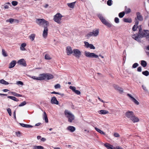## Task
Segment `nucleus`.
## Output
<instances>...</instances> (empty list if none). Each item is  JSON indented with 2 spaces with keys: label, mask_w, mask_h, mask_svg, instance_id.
I'll list each match as a JSON object with an SVG mask.
<instances>
[{
  "label": "nucleus",
  "mask_w": 149,
  "mask_h": 149,
  "mask_svg": "<svg viewBox=\"0 0 149 149\" xmlns=\"http://www.w3.org/2000/svg\"><path fill=\"white\" fill-rule=\"evenodd\" d=\"M17 84L21 85H23V82L21 81H18L17 82Z\"/></svg>",
  "instance_id": "obj_58"
},
{
  "label": "nucleus",
  "mask_w": 149,
  "mask_h": 149,
  "mask_svg": "<svg viewBox=\"0 0 149 149\" xmlns=\"http://www.w3.org/2000/svg\"><path fill=\"white\" fill-rule=\"evenodd\" d=\"M99 113L101 114H106L108 113L109 112L107 110H100L98 111Z\"/></svg>",
  "instance_id": "obj_18"
},
{
  "label": "nucleus",
  "mask_w": 149,
  "mask_h": 149,
  "mask_svg": "<svg viewBox=\"0 0 149 149\" xmlns=\"http://www.w3.org/2000/svg\"><path fill=\"white\" fill-rule=\"evenodd\" d=\"M132 100L136 105H138L139 104V102L134 98H132Z\"/></svg>",
  "instance_id": "obj_42"
},
{
  "label": "nucleus",
  "mask_w": 149,
  "mask_h": 149,
  "mask_svg": "<svg viewBox=\"0 0 149 149\" xmlns=\"http://www.w3.org/2000/svg\"><path fill=\"white\" fill-rule=\"evenodd\" d=\"M137 71L138 72H141V67H139L137 68Z\"/></svg>",
  "instance_id": "obj_59"
},
{
  "label": "nucleus",
  "mask_w": 149,
  "mask_h": 149,
  "mask_svg": "<svg viewBox=\"0 0 149 149\" xmlns=\"http://www.w3.org/2000/svg\"><path fill=\"white\" fill-rule=\"evenodd\" d=\"M2 54L4 56L6 57V56H8L6 52L3 49H2Z\"/></svg>",
  "instance_id": "obj_39"
},
{
  "label": "nucleus",
  "mask_w": 149,
  "mask_h": 149,
  "mask_svg": "<svg viewBox=\"0 0 149 149\" xmlns=\"http://www.w3.org/2000/svg\"><path fill=\"white\" fill-rule=\"evenodd\" d=\"M137 27V26L136 25H134L132 28V30L133 31H135L136 30Z\"/></svg>",
  "instance_id": "obj_48"
},
{
  "label": "nucleus",
  "mask_w": 149,
  "mask_h": 149,
  "mask_svg": "<svg viewBox=\"0 0 149 149\" xmlns=\"http://www.w3.org/2000/svg\"><path fill=\"white\" fill-rule=\"evenodd\" d=\"M114 88L117 90L118 91V90L120 89V87H119V86H117V85H115L114 86Z\"/></svg>",
  "instance_id": "obj_56"
},
{
  "label": "nucleus",
  "mask_w": 149,
  "mask_h": 149,
  "mask_svg": "<svg viewBox=\"0 0 149 149\" xmlns=\"http://www.w3.org/2000/svg\"><path fill=\"white\" fill-rule=\"evenodd\" d=\"M116 149H123V148H122L119 146H117L116 147Z\"/></svg>",
  "instance_id": "obj_64"
},
{
  "label": "nucleus",
  "mask_w": 149,
  "mask_h": 149,
  "mask_svg": "<svg viewBox=\"0 0 149 149\" xmlns=\"http://www.w3.org/2000/svg\"><path fill=\"white\" fill-rule=\"evenodd\" d=\"M0 83L5 85H7L9 84V83L8 82L3 79L0 80Z\"/></svg>",
  "instance_id": "obj_31"
},
{
  "label": "nucleus",
  "mask_w": 149,
  "mask_h": 149,
  "mask_svg": "<svg viewBox=\"0 0 149 149\" xmlns=\"http://www.w3.org/2000/svg\"><path fill=\"white\" fill-rule=\"evenodd\" d=\"M137 18L139 21H142L143 20V17L140 13L138 12L136 13Z\"/></svg>",
  "instance_id": "obj_20"
},
{
  "label": "nucleus",
  "mask_w": 149,
  "mask_h": 149,
  "mask_svg": "<svg viewBox=\"0 0 149 149\" xmlns=\"http://www.w3.org/2000/svg\"><path fill=\"white\" fill-rule=\"evenodd\" d=\"M61 87V86L59 84H56V85L55 86H54V88H55L56 89H57V88H60Z\"/></svg>",
  "instance_id": "obj_51"
},
{
  "label": "nucleus",
  "mask_w": 149,
  "mask_h": 149,
  "mask_svg": "<svg viewBox=\"0 0 149 149\" xmlns=\"http://www.w3.org/2000/svg\"><path fill=\"white\" fill-rule=\"evenodd\" d=\"M113 136L114 137H118L120 136L119 134L117 133H115L113 134Z\"/></svg>",
  "instance_id": "obj_49"
},
{
  "label": "nucleus",
  "mask_w": 149,
  "mask_h": 149,
  "mask_svg": "<svg viewBox=\"0 0 149 149\" xmlns=\"http://www.w3.org/2000/svg\"><path fill=\"white\" fill-rule=\"evenodd\" d=\"M44 148L41 146H33V149H43Z\"/></svg>",
  "instance_id": "obj_32"
},
{
  "label": "nucleus",
  "mask_w": 149,
  "mask_h": 149,
  "mask_svg": "<svg viewBox=\"0 0 149 149\" xmlns=\"http://www.w3.org/2000/svg\"><path fill=\"white\" fill-rule=\"evenodd\" d=\"M8 98H10L15 101L17 102L19 101L18 99L16 97H15L12 96H8Z\"/></svg>",
  "instance_id": "obj_27"
},
{
  "label": "nucleus",
  "mask_w": 149,
  "mask_h": 149,
  "mask_svg": "<svg viewBox=\"0 0 149 149\" xmlns=\"http://www.w3.org/2000/svg\"><path fill=\"white\" fill-rule=\"evenodd\" d=\"M95 129L97 132L100 133V134L103 135L105 134V133L99 129H98L97 127H95Z\"/></svg>",
  "instance_id": "obj_24"
},
{
  "label": "nucleus",
  "mask_w": 149,
  "mask_h": 149,
  "mask_svg": "<svg viewBox=\"0 0 149 149\" xmlns=\"http://www.w3.org/2000/svg\"><path fill=\"white\" fill-rule=\"evenodd\" d=\"M16 61H13L10 63L9 68H13L15 65Z\"/></svg>",
  "instance_id": "obj_19"
},
{
  "label": "nucleus",
  "mask_w": 149,
  "mask_h": 149,
  "mask_svg": "<svg viewBox=\"0 0 149 149\" xmlns=\"http://www.w3.org/2000/svg\"><path fill=\"white\" fill-rule=\"evenodd\" d=\"M18 3V2L17 1H13L12 2V5L13 6H16Z\"/></svg>",
  "instance_id": "obj_44"
},
{
  "label": "nucleus",
  "mask_w": 149,
  "mask_h": 149,
  "mask_svg": "<svg viewBox=\"0 0 149 149\" xmlns=\"http://www.w3.org/2000/svg\"><path fill=\"white\" fill-rule=\"evenodd\" d=\"M134 115V113L132 111H128L125 113L126 117L130 119Z\"/></svg>",
  "instance_id": "obj_9"
},
{
  "label": "nucleus",
  "mask_w": 149,
  "mask_h": 149,
  "mask_svg": "<svg viewBox=\"0 0 149 149\" xmlns=\"http://www.w3.org/2000/svg\"><path fill=\"white\" fill-rule=\"evenodd\" d=\"M35 36L36 35L35 34H32L30 35L29 36V37L30 40H31V41H33L35 39Z\"/></svg>",
  "instance_id": "obj_25"
},
{
  "label": "nucleus",
  "mask_w": 149,
  "mask_h": 149,
  "mask_svg": "<svg viewBox=\"0 0 149 149\" xmlns=\"http://www.w3.org/2000/svg\"><path fill=\"white\" fill-rule=\"evenodd\" d=\"M104 146L108 149H114L113 146L109 144H104Z\"/></svg>",
  "instance_id": "obj_22"
},
{
  "label": "nucleus",
  "mask_w": 149,
  "mask_h": 149,
  "mask_svg": "<svg viewBox=\"0 0 149 149\" xmlns=\"http://www.w3.org/2000/svg\"><path fill=\"white\" fill-rule=\"evenodd\" d=\"M125 15L124 12H121L119 14L118 16L120 18H122Z\"/></svg>",
  "instance_id": "obj_40"
},
{
  "label": "nucleus",
  "mask_w": 149,
  "mask_h": 149,
  "mask_svg": "<svg viewBox=\"0 0 149 149\" xmlns=\"http://www.w3.org/2000/svg\"><path fill=\"white\" fill-rule=\"evenodd\" d=\"M53 76L49 73L42 74H40V77L38 79L40 80H50L53 78Z\"/></svg>",
  "instance_id": "obj_3"
},
{
  "label": "nucleus",
  "mask_w": 149,
  "mask_h": 149,
  "mask_svg": "<svg viewBox=\"0 0 149 149\" xmlns=\"http://www.w3.org/2000/svg\"><path fill=\"white\" fill-rule=\"evenodd\" d=\"M130 120L134 123L137 122L139 121V119L137 117H136L134 115L130 119Z\"/></svg>",
  "instance_id": "obj_14"
},
{
  "label": "nucleus",
  "mask_w": 149,
  "mask_h": 149,
  "mask_svg": "<svg viewBox=\"0 0 149 149\" xmlns=\"http://www.w3.org/2000/svg\"><path fill=\"white\" fill-rule=\"evenodd\" d=\"M142 74L146 76H148L149 75V72L147 70L143 72Z\"/></svg>",
  "instance_id": "obj_38"
},
{
  "label": "nucleus",
  "mask_w": 149,
  "mask_h": 149,
  "mask_svg": "<svg viewBox=\"0 0 149 149\" xmlns=\"http://www.w3.org/2000/svg\"><path fill=\"white\" fill-rule=\"evenodd\" d=\"M69 88L70 89L72 90L74 92L76 90V87L74 86H70Z\"/></svg>",
  "instance_id": "obj_45"
},
{
  "label": "nucleus",
  "mask_w": 149,
  "mask_h": 149,
  "mask_svg": "<svg viewBox=\"0 0 149 149\" xmlns=\"http://www.w3.org/2000/svg\"><path fill=\"white\" fill-rule=\"evenodd\" d=\"M40 77V75H39V76L38 77H36L35 76H32V78L34 79H36L38 80H40L38 79V78Z\"/></svg>",
  "instance_id": "obj_54"
},
{
  "label": "nucleus",
  "mask_w": 149,
  "mask_h": 149,
  "mask_svg": "<svg viewBox=\"0 0 149 149\" xmlns=\"http://www.w3.org/2000/svg\"><path fill=\"white\" fill-rule=\"evenodd\" d=\"M17 63L24 66H26V61L23 59H21L18 61Z\"/></svg>",
  "instance_id": "obj_13"
},
{
  "label": "nucleus",
  "mask_w": 149,
  "mask_h": 149,
  "mask_svg": "<svg viewBox=\"0 0 149 149\" xmlns=\"http://www.w3.org/2000/svg\"><path fill=\"white\" fill-rule=\"evenodd\" d=\"M130 12H131V10L130 9L128 8H126L125 9V12L127 13H130Z\"/></svg>",
  "instance_id": "obj_52"
},
{
  "label": "nucleus",
  "mask_w": 149,
  "mask_h": 149,
  "mask_svg": "<svg viewBox=\"0 0 149 149\" xmlns=\"http://www.w3.org/2000/svg\"><path fill=\"white\" fill-rule=\"evenodd\" d=\"M141 65L143 67H145L147 65V63L145 61L142 60L141 61Z\"/></svg>",
  "instance_id": "obj_33"
},
{
  "label": "nucleus",
  "mask_w": 149,
  "mask_h": 149,
  "mask_svg": "<svg viewBox=\"0 0 149 149\" xmlns=\"http://www.w3.org/2000/svg\"><path fill=\"white\" fill-rule=\"evenodd\" d=\"M26 104V101H24L22 102V103H21L19 105V107H22L24 105H25Z\"/></svg>",
  "instance_id": "obj_43"
},
{
  "label": "nucleus",
  "mask_w": 149,
  "mask_h": 149,
  "mask_svg": "<svg viewBox=\"0 0 149 149\" xmlns=\"http://www.w3.org/2000/svg\"><path fill=\"white\" fill-rule=\"evenodd\" d=\"M114 21L116 23H118L119 22V19L118 17H115L114 19Z\"/></svg>",
  "instance_id": "obj_46"
},
{
  "label": "nucleus",
  "mask_w": 149,
  "mask_h": 149,
  "mask_svg": "<svg viewBox=\"0 0 149 149\" xmlns=\"http://www.w3.org/2000/svg\"><path fill=\"white\" fill-rule=\"evenodd\" d=\"M75 128L72 126H69L67 127V130L70 131V132H73L75 130Z\"/></svg>",
  "instance_id": "obj_16"
},
{
  "label": "nucleus",
  "mask_w": 149,
  "mask_h": 149,
  "mask_svg": "<svg viewBox=\"0 0 149 149\" xmlns=\"http://www.w3.org/2000/svg\"><path fill=\"white\" fill-rule=\"evenodd\" d=\"M97 16L104 24L109 27H110L111 26V24L107 22L101 14H98L97 15Z\"/></svg>",
  "instance_id": "obj_5"
},
{
  "label": "nucleus",
  "mask_w": 149,
  "mask_h": 149,
  "mask_svg": "<svg viewBox=\"0 0 149 149\" xmlns=\"http://www.w3.org/2000/svg\"><path fill=\"white\" fill-rule=\"evenodd\" d=\"M36 22L40 26H42L44 28L42 36L44 38H46L48 35V29L47 27L49 25V23L44 19H37Z\"/></svg>",
  "instance_id": "obj_1"
},
{
  "label": "nucleus",
  "mask_w": 149,
  "mask_h": 149,
  "mask_svg": "<svg viewBox=\"0 0 149 149\" xmlns=\"http://www.w3.org/2000/svg\"><path fill=\"white\" fill-rule=\"evenodd\" d=\"M132 38L138 41L140 40L139 38V36L138 35H134L132 36Z\"/></svg>",
  "instance_id": "obj_26"
},
{
  "label": "nucleus",
  "mask_w": 149,
  "mask_h": 149,
  "mask_svg": "<svg viewBox=\"0 0 149 149\" xmlns=\"http://www.w3.org/2000/svg\"><path fill=\"white\" fill-rule=\"evenodd\" d=\"M43 119L45 120V122L46 123H48V120L47 118V114L45 112H44V114L43 115Z\"/></svg>",
  "instance_id": "obj_21"
},
{
  "label": "nucleus",
  "mask_w": 149,
  "mask_h": 149,
  "mask_svg": "<svg viewBox=\"0 0 149 149\" xmlns=\"http://www.w3.org/2000/svg\"><path fill=\"white\" fill-rule=\"evenodd\" d=\"M11 93L12 95H13L14 96H16V97H22V95H21L20 94H17V93H16L15 92H11Z\"/></svg>",
  "instance_id": "obj_36"
},
{
  "label": "nucleus",
  "mask_w": 149,
  "mask_h": 149,
  "mask_svg": "<svg viewBox=\"0 0 149 149\" xmlns=\"http://www.w3.org/2000/svg\"><path fill=\"white\" fill-rule=\"evenodd\" d=\"M73 50H72L71 47L68 46L66 47V52L68 55H70L71 54H72Z\"/></svg>",
  "instance_id": "obj_11"
},
{
  "label": "nucleus",
  "mask_w": 149,
  "mask_h": 149,
  "mask_svg": "<svg viewBox=\"0 0 149 149\" xmlns=\"http://www.w3.org/2000/svg\"><path fill=\"white\" fill-rule=\"evenodd\" d=\"M139 34L142 37L147 36L149 34V31L145 30L142 31V29L140 28L139 31Z\"/></svg>",
  "instance_id": "obj_8"
},
{
  "label": "nucleus",
  "mask_w": 149,
  "mask_h": 149,
  "mask_svg": "<svg viewBox=\"0 0 149 149\" xmlns=\"http://www.w3.org/2000/svg\"><path fill=\"white\" fill-rule=\"evenodd\" d=\"M9 5L10 6V4L9 2H8L2 5L1 8L3 7L5 9H7L9 8Z\"/></svg>",
  "instance_id": "obj_17"
},
{
  "label": "nucleus",
  "mask_w": 149,
  "mask_h": 149,
  "mask_svg": "<svg viewBox=\"0 0 149 149\" xmlns=\"http://www.w3.org/2000/svg\"><path fill=\"white\" fill-rule=\"evenodd\" d=\"M92 36H93V35L92 32H90L88 33L86 36L88 38H89Z\"/></svg>",
  "instance_id": "obj_37"
},
{
  "label": "nucleus",
  "mask_w": 149,
  "mask_h": 149,
  "mask_svg": "<svg viewBox=\"0 0 149 149\" xmlns=\"http://www.w3.org/2000/svg\"><path fill=\"white\" fill-rule=\"evenodd\" d=\"M7 111L8 112L9 115L10 116H11V110L10 108H8L7 109Z\"/></svg>",
  "instance_id": "obj_41"
},
{
  "label": "nucleus",
  "mask_w": 149,
  "mask_h": 149,
  "mask_svg": "<svg viewBox=\"0 0 149 149\" xmlns=\"http://www.w3.org/2000/svg\"><path fill=\"white\" fill-rule=\"evenodd\" d=\"M16 20L12 18H10L6 20V22H9L11 24H12L14 21H16Z\"/></svg>",
  "instance_id": "obj_34"
},
{
  "label": "nucleus",
  "mask_w": 149,
  "mask_h": 149,
  "mask_svg": "<svg viewBox=\"0 0 149 149\" xmlns=\"http://www.w3.org/2000/svg\"><path fill=\"white\" fill-rule=\"evenodd\" d=\"M26 43H24L22 44L20 47V49L23 51L25 50V49L24 47L26 46Z\"/></svg>",
  "instance_id": "obj_29"
},
{
  "label": "nucleus",
  "mask_w": 149,
  "mask_h": 149,
  "mask_svg": "<svg viewBox=\"0 0 149 149\" xmlns=\"http://www.w3.org/2000/svg\"><path fill=\"white\" fill-rule=\"evenodd\" d=\"M64 114L65 116L68 119V121L71 123L74 119V115L69 111L65 110L64 112Z\"/></svg>",
  "instance_id": "obj_2"
},
{
  "label": "nucleus",
  "mask_w": 149,
  "mask_h": 149,
  "mask_svg": "<svg viewBox=\"0 0 149 149\" xmlns=\"http://www.w3.org/2000/svg\"><path fill=\"white\" fill-rule=\"evenodd\" d=\"M75 3V2H74L70 3H68L67 4V5L70 8H72L74 7Z\"/></svg>",
  "instance_id": "obj_28"
},
{
  "label": "nucleus",
  "mask_w": 149,
  "mask_h": 149,
  "mask_svg": "<svg viewBox=\"0 0 149 149\" xmlns=\"http://www.w3.org/2000/svg\"><path fill=\"white\" fill-rule=\"evenodd\" d=\"M127 95L132 100V98H134V97H132V96L131 95H130V94H127Z\"/></svg>",
  "instance_id": "obj_60"
},
{
  "label": "nucleus",
  "mask_w": 149,
  "mask_h": 149,
  "mask_svg": "<svg viewBox=\"0 0 149 149\" xmlns=\"http://www.w3.org/2000/svg\"><path fill=\"white\" fill-rule=\"evenodd\" d=\"M56 94L62 96H63L64 95V94L63 93H60L58 92H56Z\"/></svg>",
  "instance_id": "obj_62"
},
{
  "label": "nucleus",
  "mask_w": 149,
  "mask_h": 149,
  "mask_svg": "<svg viewBox=\"0 0 149 149\" xmlns=\"http://www.w3.org/2000/svg\"><path fill=\"white\" fill-rule=\"evenodd\" d=\"M15 112H16V111L15 110L13 113V116H14V118L15 119L16 118V115H15Z\"/></svg>",
  "instance_id": "obj_63"
},
{
  "label": "nucleus",
  "mask_w": 149,
  "mask_h": 149,
  "mask_svg": "<svg viewBox=\"0 0 149 149\" xmlns=\"http://www.w3.org/2000/svg\"><path fill=\"white\" fill-rule=\"evenodd\" d=\"M16 134L17 136L18 137H19L20 136V133L19 132H16Z\"/></svg>",
  "instance_id": "obj_61"
},
{
  "label": "nucleus",
  "mask_w": 149,
  "mask_h": 149,
  "mask_svg": "<svg viewBox=\"0 0 149 149\" xmlns=\"http://www.w3.org/2000/svg\"><path fill=\"white\" fill-rule=\"evenodd\" d=\"M118 91L120 93H122L123 92V89L121 88H120V89H119Z\"/></svg>",
  "instance_id": "obj_57"
},
{
  "label": "nucleus",
  "mask_w": 149,
  "mask_h": 149,
  "mask_svg": "<svg viewBox=\"0 0 149 149\" xmlns=\"http://www.w3.org/2000/svg\"><path fill=\"white\" fill-rule=\"evenodd\" d=\"M74 92L77 95H79L81 93V92L80 91L76 90Z\"/></svg>",
  "instance_id": "obj_53"
},
{
  "label": "nucleus",
  "mask_w": 149,
  "mask_h": 149,
  "mask_svg": "<svg viewBox=\"0 0 149 149\" xmlns=\"http://www.w3.org/2000/svg\"><path fill=\"white\" fill-rule=\"evenodd\" d=\"M19 124L22 127H26V128H28V127H33V126L29 125H26V124H25L23 123H20Z\"/></svg>",
  "instance_id": "obj_23"
},
{
  "label": "nucleus",
  "mask_w": 149,
  "mask_h": 149,
  "mask_svg": "<svg viewBox=\"0 0 149 149\" xmlns=\"http://www.w3.org/2000/svg\"><path fill=\"white\" fill-rule=\"evenodd\" d=\"M139 65L137 63H134L132 65V68H135L138 66Z\"/></svg>",
  "instance_id": "obj_50"
},
{
  "label": "nucleus",
  "mask_w": 149,
  "mask_h": 149,
  "mask_svg": "<svg viewBox=\"0 0 149 149\" xmlns=\"http://www.w3.org/2000/svg\"><path fill=\"white\" fill-rule=\"evenodd\" d=\"M85 44V47L87 48H89L91 49H95V47L93 45L91 44H89L88 42L85 41L84 42Z\"/></svg>",
  "instance_id": "obj_10"
},
{
  "label": "nucleus",
  "mask_w": 149,
  "mask_h": 149,
  "mask_svg": "<svg viewBox=\"0 0 149 149\" xmlns=\"http://www.w3.org/2000/svg\"><path fill=\"white\" fill-rule=\"evenodd\" d=\"M45 58L46 60H50L52 57L48 54H46L45 56Z\"/></svg>",
  "instance_id": "obj_35"
},
{
  "label": "nucleus",
  "mask_w": 149,
  "mask_h": 149,
  "mask_svg": "<svg viewBox=\"0 0 149 149\" xmlns=\"http://www.w3.org/2000/svg\"><path fill=\"white\" fill-rule=\"evenodd\" d=\"M93 36L96 37L99 35V30L98 29H95L93 30L92 32Z\"/></svg>",
  "instance_id": "obj_15"
},
{
  "label": "nucleus",
  "mask_w": 149,
  "mask_h": 149,
  "mask_svg": "<svg viewBox=\"0 0 149 149\" xmlns=\"http://www.w3.org/2000/svg\"><path fill=\"white\" fill-rule=\"evenodd\" d=\"M51 103L52 104L56 105H58V102L55 97H53L52 98L51 100Z\"/></svg>",
  "instance_id": "obj_12"
},
{
  "label": "nucleus",
  "mask_w": 149,
  "mask_h": 149,
  "mask_svg": "<svg viewBox=\"0 0 149 149\" xmlns=\"http://www.w3.org/2000/svg\"><path fill=\"white\" fill-rule=\"evenodd\" d=\"M63 16L59 13H57L54 17V20L58 24L61 23V20Z\"/></svg>",
  "instance_id": "obj_4"
},
{
  "label": "nucleus",
  "mask_w": 149,
  "mask_h": 149,
  "mask_svg": "<svg viewBox=\"0 0 149 149\" xmlns=\"http://www.w3.org/2000/svg\"><path fill=\"white\" fill-rule=\"evenodd\" d=\"M142 88L143 90L146 91H148V90L146 86L144 85H142Z\"/></svg>",
  "instance_id": "obj_55"
},
{
  "label": "nucleus",
  "mask_w": 149,
  "mask_h": 149,
  "mask_svg": "<svg viewBox=\"0 0 149 149\" xmlns=\"http://www.w3.org/2000/svg\"><path fill=\"white\" fill-rule=\"evenodd\" d=\"M84 55L86 56L89 58H98V55L93 53H90L89 52L85 51Z\"/></svg>",
  "instance_id": "obj_6"
},
{
  "label": "nucleus",
  "mask_w": 149,
  "mask_h": 149,
  "mask_svg": "<svg viewBox=\"0 0 149 149\" xmlns=\"http://www.w3.org/2000/svg\"><path fill=\"white\" fill-rule=\"evenodd\" d=\"M107 4L109 6H111L112 5V0H109L107 1Z\"/></svg>",
  "instance_id": "obj_47"
},
{
  "label": "nucleus",
  "mask_w": 149,
  "mask_h": 149,
  "mask_svg": "<svg viewBox=\"0 0 149 149\" xmlns=\"http://www.w3.org/2000/svg\"><path fill=\"white\" fill-rule=\"evenodd\" d=\"M123 21L126 22L131 23L132 22V19L130 18H124L123 19Z\"/></svg>",
  "instance_id": "obj_30"
},
{
  "label": "nucleus",
  "mask_w": 149,
  "mask_h": 149,
  "mask_svg": "<svg viewBox=\"0 0 149 149\" xmlns=\"http://www.w3.org/2000/svg\"><path fill=\"white\" fill-rule=\"evenodd\" d=\"M72 54L77 58H79L81 56V52L78 49H75L73 50Z\"/></svg>",
  "instance_id": "obj_7"
}]
</instances>
